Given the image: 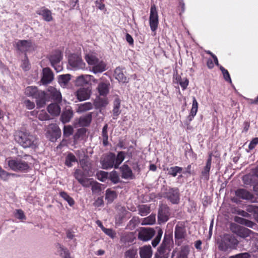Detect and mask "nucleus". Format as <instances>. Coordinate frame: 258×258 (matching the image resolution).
<instances>
[{"label":"nucleus","instance_id":"4d7b16f0","mask_svg":"<svg viewBox=\"0 0 258 258\" xmlns=\"http://www.w3.org/2000/svg\"><path fill=\"white\" fill-rule=\"evenodd\" d=\"M110 179L114 183L119 181V178L116 171H112L110 174Z\"/></svg>","mask_w":258,"mask_h":258},{"label":"nucleus","instance_id":"f704fd0d","mask_svg":"<svg viewBox=\"0 0 258 258\" xmlns=\"http://www.w3.org/2000/svg\"><path fill=\"white\" fill-rule=\"evenodd\" d=\"M156 221L155 215H151L148 217L143 218L141 221L142 225H153Z\"/></svg>","mask_w":258,"mask_h":258},{"label":"nucleus","instance_id":"c85d7f7f","mask_svg":"<svg viewBox=\"0 0 258 258\" xmlns=\"http://www.w3.org/2000/svg\"><path fill=\"white\" fill-rule=\"evenodd\" d=\"M198 109V103L195 97H193L192 107L190 110V114L188 116L187 119L190 121L196 115Z\"/></svg>","mask_w":258,"mask_h":258},{"label":"nucleus","instance_id":"f03ea898","mask_svg":"<svg viewBox=\"0 0 258 258\" xmlns=\"http://www.w3.org/2000/svg\"><path fill=\"white\" fill-rule=\"evenodd\" d=\"M238 243L237 240L233 236L228 234H224L219 243V248L221 250L226 251L237 245Z\"/></svg>","mask_w":258,"mask_h":258},{"label":"nucleus","instance_id":"473e14b6","mask_svg":"<svg viewBox=\"0 0 258 258\" xmlns=\"http://www.w3.org/2000/svg\"><path fill=\"white\" fill-rule=\"evenodd\" d=\"M125 152L123 151H120L118 153L117 156L115 155V168L117 169L118 168L119 165L122 162L125 158Z\"/></svg>","mask_w":258,"mask_h":258},{"label":"nucleus","instance_id":"423d86ee","mask_svg":"<svg viewBox=\"0 0 258 258\" xmlns=\"http://www.w3.org/2000/svg\"><path fill=\"white\" fill-rule=\"evenodd\" d=\"M115 154L109 153L101 161L102 168L104 169H108L113 167L115 168Z\"/></svg>","mask_w":258,"mask_h":258},{"label":"nucleus","instance_id":"2f4dec72","mask_svg":"<svg viewBox=\"0 0 258 258\" xmlns=\"http://www.w3.org/2000/svg\"><path fill=\"white\" fill-rule=\"evenodd\" d=\"M117 195L115 191L107 189L106 190L105 200H107L108 203H112L117 198Z\"/></svg>","mask_w":258,"mask_h":258},{"label":"nucleus","instance_id":"6e6552de","mask_svg":"<svg viewBox=\"0 0 258 258\" xmlns=\"http://www.w3.org/2000/svg\"><path fill=\"white\" fill-rule=\"evenodd\" d=\"M165 197L172 204H178L179 201V192L177 188H170L165 194Z\"/></svg>","mask_w":258,"mask_h":258},{"label":"nucleus","instance_id":"680f3d73","mask_svg":"<svg viewBox=\"0 0 258 258\" xmlns=\"http://www.w3.org/2000/svg\"><path fill=\"white\" fill-rule=\"evenodd\" d=\"M8 164L10 169L14 171L16 170V160L12 159L8 160Z\"/></svg>","mask_w":258,"mask_h":258},{"label":"nucleus","instance_id":"a19ab883","mask_svg":"<svg viewBox=\"0 0 258 258\" xmlns=\"http://www.w3.org/2000/svg\"><path fill=\"white\" fill-rule=\"evenodd\" d=\"M77 161V159L74 155L72 153H69L66 157L65 164L68 167L72 166V163Z\"/></svg>","mask_w":258,"mask_h":258},{"label":"nucleus","instance_id":"a18cd8bd","mask_svg":"<svg viewBox=\"0 0 258 258\" xmlns=\"http://www.w3.org/2000/svg\"><path fill=\"white\" fill-rule=\"evenodd\" d=\"M94 180L92 178L84 177L79 182L84 187H88L91 185Z\"/></svg>","mask_w":258,"mask_h":258},{"label":"nucleus","instance_id":"09e8293b","mask_svg":"<svg viewBox=\"0 0 258 258\" xmlns=\"http://www.w3.org/2000/svg\"><path fill=\"white\" fill-rule=\"evenodd\" d=\"M246 211L253 214L254 216H258V207L254 205H248L246 207Z\"/></svg>","mask_w":258,"mask_h":258},{"label":"nucleus","instance_id":"c9c22d12","mask_svg":"<svg viewBox=\"0 0 258 258\" xmlns=\"http://www.w3.org/2000/svg\"><path fill=\"white\" fill-rule=\"evenodd\" d=\"M58 245L59 246L58 252L61 258H74L71 256L70 252L67 248H63L59 244Z\"/></svg>","mask_w":258,"mask_h":258},{"label":"nucleus","instance_id":"4be33fe9","mask_svg":"<svg viewBox=\"0 0 258 258\" xmlns=\"http://www.w3.org/2000/svg\"><path fill=\"white\" fill-rule=\"evenodd\" d=\"M92 118V112L89 113L85 116L80 117L79 120V123L80 126H88L91 121Z\"/></svg>","mask_w":258,"mask_h":258},{"label":"nucleus","instance_id":"0eeeda50","mask_svg":"<svg viewBox=\"0 0 258 258\" xmlns=\"http://www.w3.org/2000/svg\"><path fill=\"white\" fill-rule=\"evenodd\" d=\"M231 228L233 232L243 238L249 236L251 232L249 229L235 224L232 225Z\"/></svg>","mask_w":258,"mask_h":258},{"label":"nucleus","instance_id":"7ed1b4c3","mask_svg":"<svg viewBox=\"0 0 258 258\" xmlns=\"http://www.w3.org/2000/svg\"><path fill=\"white\" fill-rule=\"evenodd\" d=\"M155 234V231L151 228L142 227L138 230V238L142 241H148Z\"/></svg>","mask_w":258,"mask_h":258},{"label":"nucleus","instance_id":"79ce46f5","mask_svg":"<svg viewBox=\"0 0 258 258\" xmlns=\"http://www.w3.org/2000/svg\"><path fill=\"white\" fill-rule=\"evenodd\" d=\"M139 214L142 216H145L150 213V208L147 205H143L139 206Z\"/></svg>","mask_w":258,"mask_h":258},{"label":"nucleus","instance_id":"e2e57ef3","mask_svg":"<svg viewBox=\"0 0 258 258\" xmlns=\"http://www.w3.org/2000/svg\"><path fill=\"white\" fill-rule=\"evenodd\" d=\"M103 231L107 235L109 236L111 238H113L115 235L114 232L111 229H107L105 228H103Z\"/></svg>","mask_w":258,"mask_h":258},{"label":"nucleus","instance_id":"2eb2a0df","mask_svg":"<svg viewBox=\"0 0 258 258\" xmlns=\"http://www.w3.org/2000/svg\"><path fill=\"white\" fill-rule=\"evenodd\" d=\"M91 78L90 75H82L77 77L76 80V85L78 86H83L88 84L90 82Z\"/></svg>","mask_w":258,"mask_h":258},{"label":"nucleus","instance_id":"ddd939ff","mask_svg":"<svg viewBox=\"0 0 258 258\" xmlns=\"http://www.w3.org/2000/svg\"><path fill=\"white\" fill-rule=\"evenodd\" d=\"M236 196L241 199L245 200L252 201L253 199V195L244 189H239L235 191Z\"/></svg>","mask_w":258,"mask_h":258},{"label":"nucleus","instance_id":"0e129e2a","mask_svg":"<svg viewBox=\"0 0 258 258\" xmlns=\"http://www.w3.org/2000/svg\"><path fill=\"white\" fill-rule=\"evenodd\" d=\"M103 203H104V202H103V198L99 197V198H98L96 200V201H95V202L93 204H94V206L99 207L100 206H102L103 205Z\"/></svg>","mask_w":258,"mask_h":258},{"label":"nucleus","instance_id":"69168bd1","mask_svg":"<svg viewBox=\"0 0 258 258\" xmlns=\"http://www.w3.org/2000/svg\"><path fill=\"white\" fill-rule=\"evenodd\" d=\"M229 258H249V255L248 253L245 252L231 256Z\"/></svg>","mask_w":258,"mask_h":258},{"label":"nucleus","instance_id":"774afa93","mask_svg":"<svg viewBox=\"0 0 258 258\" xmlns=\"http://www.w3.org/2000/svg\"><path fill=\"white\" fill-rule=\"evenodd\" d=\"M258 144V138H255L253 139L249 145V150H252L255 147V146Z\"/></svg>","mask_w":258,"mask_h":258},{"label":"nucleus","instance_id":"c03bdc74","mask_svg":"<svg viewBox=\"0 0 258 258\" xmlns=\"http://www.w3.org/2000/svg\"><path fill=\"white\" fill-rule=\"evenodd\" d=\"M162 234H163V231H162V229H159L158 230L157 235L156 236L155 238L154 239V240L152 242V244L153 246L156 247L158 244V243H159V242L161 240Z\"/></svg>","mask_w":258,"mask_h":258},{"label":"nucleus","instance_id":"e433bc0d","mask_svg":"<svg viewBox=\"0 0 258 258\" xmlns=\"http://www.w3.org/2000/svg\"><path fill=\"white\" fill-rule=\"evenodd\" d=\"M107 129H108V125L106 124L104 125L102 131V141L103 144L104 146H106L108 145V133H107Z\"/></svg>","mask_w":258,"mask_h":258},{"label":"nucleus","instance_id":"4c0bfd02","mask_svg":"<svg viewBox=\"0 0 258 258\" xmlns=\"http://www.w3.org/2000/svg\"><path fill=\"white\" fill-rule=\"evenodd\" d=\"M37 92V88L33 86L27 87L25 91V93L27 95L35 97H36Z\"/></svg>","mask_w":258,"mask_h":258},{"label":"nucleus","instance_id":"f257e3e1","mask_svg":"<svg viewBox=\"0 0 258 258\" xmlns=\"http://www.w3.org/2000/svg\"><path fill=\"white\" fill-rule=\"evenodd\" d=\"M18 136L17 142L23 148H35L37 147L38 142L35 136L23 132H20Z\"/></svg>","mask_w":258,"mask_h":258},{"label":"nucleus","instance_id":"39448f33","mask_svg":"<svg viewBox=\"0 0 258 258\" xmlns=\"http://www.w3.org/2000/svg\"><path fill=\"white\" fill-rule=\"evenodd\" d=\"M69 62L75 69H83L85 67V63L83 61L81 57L76 54H72L70 56Z\"/></svg>","mask_w":258,"mask_h":258},{"label":"nucleus","instance_id":"ea45409f","mask_svg":"<svg viewBox=\"0 0 258 258\" xmlns=\"http://www.w3.org/2000/svg\"><path fill=\"white\" fill-rule=\"evenodd\" d=\"M170 242V238L169 236L165 235L162 244L160 247V252L161 253H164L166 247Z\"/></svg>","mask_w":258,"mask_h":258},{"label":"nucleus","instance_id":"b1692460","mask_svg":"<svg viewBox=\"0 0 258 258\" xmlns=\"http://www.w3.org/2000/svg\"><path fill=\"white\" fill-rule=\"evenodd\" d=\"M73 110L70 108L66 109L61 114L60 119L63 123H65L69 122L73 117Z\"/></svg>","mask_w":258,"mask_h":258},{"label":"nucleus","instance_id":"de8ad7c7","mask_svg":"<svg viewBox=\"0 0 258 258\" xmlns=\"http://www.w3.org/2000/svg\"><path fill=\"white\" fill-rule=\"evenodd\" d=\"M29 168L28 164L25 161L17 162V170L24 171L27 170Z\"/></svg>","mask_w":258,"mask_h":258},{"label":"nucleus","instance_id":"37998d69","mask_svg":"<svg viewBox=\"0 0 258 258\" xmlns=\"http://www.w3.org/2000/svg\"><path fill=\"white\" fill-rule=\"evenodd\" d=\"M11 175L13 176H15V174L8 173L6 171L2 169V167L0 166V178L2 180L6 181L9 179V176Z\"/></svg>","mask_w":258,"mask_h":258},{"label":"nucleus","instance_id":"a878e982","mask_svg":"<svg viewBox=\"0 0 258 258\" xmlns=\"http://www.w3.org/2000/svg\"><path fill=\"white\" fill-rule=\"evenodd\" d=\"M114 76L115 78L120 82L126 83L128 82V79L123 74L122 69L120 67L115 69Z\"/></svg>","mask_w":258,"mask_h":258},{"label":"nucleus","instance_id":"f3484780","mask_svg":"<svg viewBox=\"0 0 258 258\" xmlns=\"http://www.w3.org/2000/svg\"><path fill=\"white\" fill-rule=\"evenodd\" d=\"M121 177L124 179L133 178V174L131 169L126 164L123 165L120 168Z\"/></svg>","mask_w":258,"mask_h":258},{"label":"nucleus","instance_id":"8fccbe9b","mask_svg":"<svg viewBox=\"0 0 258 258\" xmlns=\"http://www.w3.org/2000/svg\"><path fill=\"white\" fill-rule=\"evenodd\" d=\"M137 254V250L136 249H129L127 250L125 253L124 256L125 258H136Z\"/></svg>","mask_w":258,"mask_h":258},{"label":"nucleus","instance_id":"49530a36","mask_svg":"<svg viewBox=\"0 0 258 258\" xmlns=\"http://www.w3.org/2000/svg\"><path fill=\"white\" fill-rule=\"evenodd\" d=\"M40 96V98H38L36 100V104L38 107H42L45 104V98L44 96V94L43 92H41L40 94H39Z\"/></svg>","mask_w":258,"mask_h":258},{"label":"nucleus","instance_id":"a211bd4d","mask_svg":"<svg viewBox=\"0 0 258 258\" xmlns=\"http://www.w3.org/2000/svg\"><path fill=\"white\" fill-rule=\"evenodd\" d=\"M212 162V154L209 155L208 159L207 161L206 166L204 167L203 170L202 171V176L205 178L206 180L209 179V172L211 167Z\"/></svg>","mask_w":258,"mask_h":258},{"label":"nucleus","instance_id":"4468645a","mask_svg":"<svg viewBox=\"0 0 258 258\" xmlns=\"http://www.w3.org/2000/svg\"><path fill=\"white\" fill-rule=\"evenodd\" d=\"M175 238L176 239H182L186 235V230L185 227L181 223H178L176 225L175 229Z\"/></svg>","mask_w":258,"mask_h":258},{"label":"nucleus","instance_id":"bf43d9fd","mask_svg":"<svg viewBox=\"0 0 258 258\" xmlns=\"http://www.w3.org/2000/svg\"><path fill=\"white\" fill-rule=\"evenodd\" d=\"M188 253V248L187 247H184L182 249L178 258H187Z\"/></svg>","mask_w":258,"mask_h":258},{"label":"nucleus","instance_id":"c756f323","mask_svg":"<svg viewBox=\"0 0 258 258\" xmlns=\"http://www.w3.org/2000/svg\"><path fill=\"white\" fill-rule=\"evenodd\" d=\"M47 110L53 115H58L60 112V107L56 103H52L47 107Z\"/></svg>","mask_w":258,"mask_h":258},{"label":"nucleus","instance_id":"bb28decb","mask_svg":"<svg viewBox=\"0 0 258 258\" xmlns=\"http://www.w3.org/2000/svg\"><path fill=\"white\" fill-rule=\"evenodd\" d=\"M109 83L101 82L98 84L97 89L100 95L105 96L109 92Z\"/></svg>","mask_w":258,"mask_h":258},{"label":"nucleus","instance_id":"1a4fd4ad","mask_svg":"<svg viewBox=\"0 0 258 258\" xmlns=\"http://www.w3.org/2000/svg\"><path fill=\"white\" fill-rule=\"evenodd\" d=\"M62 58L61 53L59 51H56L52 53L50 56V61L51 65L54 67L57 72L61 71V67L57 65Z\"/></svg>","mask_w":258,"mask_h":258},{"label":"nucleus","instance_id":"58836bf2","mask_svg":"<svg viewBox=\"0 0 258 258\" xmlns=\"http://www.w3.org/2000/svg\"><path fill=\"white\" fill-rule=\"evenodd\" d=\"M60 196L68 203L70 206H72L74 205V200L67 192L64 191L60 192Z\"/></svg>","mask_w":258,"mask_h":258},{"label":"nucleus","instance_id":"3c124183","mask_svg":"<svg viewBox=\"0 0 258 258\" xmlns=\"http://www.w3.org/2000/svg\"><path fill=\"white\" fill-rule=\"evenodd\" d=\"M91 186H92V190L93 193H98L101 190V184L94 180Z\"/></svg>","mask_w":258,"mask_h":258},{"label":"nucleus","instance_id":"f8f14e48","mask_svg":"<svg viewBox=\"0 0 258 258\" xmlns=\"http://www.w3.org/2000/svg\"><path fill=\"white\" fill-rule=\"evenodd\" d=\"M53 80V74L48 68H44L42 70L41 82L43 84L50 83Z\"/></svg>","mask_w":258,"mask_h":258},{"label":"nucleus","instance_id":"dca6fc26","mask_svg":"<svg viewBox=\"0 0 258 258\" xmlns=\"http://www.w3.org/2000/svg\"><path fill=\"white\" fill-rule=\"evenodd\" d=\"M37 14L42 16L43 19L47 22H50L53 19L51 11L47 9L42 8L37 11Z\"/></svg>","mask_w":258,"mask_h":258},{"label":"nucleus","instance_id":"20e7f679","mask_svg":"<svg viewBox=\"0 0 258 258\" xmlns=\"http://www.w3.org/2000/svg\"><path fill=\"white\" fill-rule=\"evenodd\" d=\"M149 23L151 30L155 31L158 25V16L156 6L154 5L151 7Z\"/></svg>","mask_w":258,"mask_h":258},{"label":"nucleus","instance_id":"052dcab7","mask_svg":"<svg viewBox=\"0 0 258 258\" xmlns=\"http://www.w3.org/2000/svg\"><path fill=\"white\" fill-rule=\"evenodd\" d=\"M108 173L105 171H100L97 174L98 179L101 181H104L107 178Z\"/></svg>","mask_w":258,"mask_h":258},{"label":"nucleus","instance_id":"6ab92c4d","mask_svg":"<svg viewBox=\"0 0 258 258\" xmlns=\"http://www.w3.org/2000/svg\"><path fill=\"white\" fill-rule=\"evenodd\" d=\"M106 64L102 60H99L92 67V72L94 74L102 73L106 70Z\"/></svg>","mask_w":258,"mask_h":258},{"label":"nucleus","instance_id":"6e6d98bb","mask_svg":"<svg viewBox=\"0 0 258 258\" xmlns=\"http://www.w3.org/2000/svg\"><path fill=\"white\" fill-rule=\"evenodd\" d=\"M75 178L79 182L82 178L84 177V173L80 169L76 170L74 173Z\"/></svg>","mask_w":258,"mask_h":258},{"label":"nucleus","instance_id":"5fc2aeb1","mask_svg":"<svg viewBox=\"0 0 258 258\" xmlns=\"http://www.w3.org/2000/svg\"><path fill=\"white\" fill-rule=\"evenodd\" d=\"M220 69L221 71H222V73L223 74V77L225 79V80L229 82L230 83H231V80L229 75V74L228 72V71L226 69H225L223 67L220 66Z\"/></svg>","mask_w":258,"mask_h":258},{"label":"nucleus","instance_id":"412c9836","mask_svg":"<svg viewBox=\"0 0 258 258\" xmlns=\"http://www.w3.org/2000/svg\"><path fill=\"white\" fill-rule=\"evenodd\" d=\"M48 91L49 92L50 95L52 99L57 102H60L61 101V95L59 91L57 90L53 87L50 86L48 89Z\"/></svg>","mask_w":258,"mask_h":258},{"label":"nucleus","instance_id":"9b49d317","mask_svg":"<svg viewBox=\"0 0 258 258\" xmlns=\"http://www.w3.org/2000/svg\"><path fill=\"white\" fill-rule=\"evenodd\" d=\"M91 90L89 88H81L75 93V95L80 101L88 99L90 97Z\"/></svg>","mask_w":258,"mask_h":258},{"label":"nucleus","instance_id":"864d4df0","mask_svg":"<svg viewBox=\"0 0 258 258\" xmlns=\"http://www.w3.org/2000/svg\"><path fill=\"white\" fill-rule=\"evenodd\" d=\"M121 240L125 242H132L134 240L133 235L132 233L125 234L121 237Z\"/></svg>","mask_w":258,"mask_h":258},{"label":"nucleus","instance_id":"9d476101","mask_svg":"<svg viewBox=\"0 0 258 258\" xmlns=\"http://www.w3.org/2000/svg\"><path fill=\"white\" fill-rule=\"evenodd\" d=\"M169 211V208L166 206H163L160 208L158 215L159 223H165L168 220L170 215Z\"/></svg>","mask_w":258,"mask_h":258},{"label":"nucleus","instance_id":"7c9ffc66","mask_svg":"<svg viewBox=\"0 0 258 258\" xmlns=\"http://www.w3.org/2000/svg\"><path fill=\"white\" fill-rule=\"evenodd\" d=\"M85 59L89 65L94 66L97 63L99 59L97 58L94 53L89 52L86 54Z\"/></svg>","mask_w":258,"mask_h":258},{"label":"nucleus","instance_id":"338daca9","mask_svg":"<svg viewBox=\"0 0 258 258\" xmlns=\"http://www.w3.org/2000/svg\"><path fill=\"white\" fill-rule=\"evenodd\" d=\"M179 83L183 89H185L188 84V81L187 79L183 78V79H181Z\"/></svg>","mask_w":258,"mask_h":258},{"label":"nucleus","instance_id":"aec40b11","mask_svg":"<svg viewBox=\"0 0 258 258\" xmlns=\"http://www.w3.org/2000/svg\"><path fill=\"white\" fill-rule=\"evenodd\" d=\"M76 112L82 113L92 109L93 107L91 102H85L77 105Z\"/></svg>","mask_w":258,"mask_h":258},{"label":"nucleus","instance_id":"5701e85b","mask_svg":"<svg viewBox=\"0 0 258 258\" xmlns=\"http://www.w3.org/2000/svg\"><path fill=\"white\" fill-rule=\"evenodd\" d=\"M140 254L141 258H151L152 255L151 246L146 245L142 247L140 250Z\"/></svg>","mask_w":258,"mask_h":258},{"label":"nucleus","instance_id":"603ef678","mask_svg":"<svg viewBox=\"0 0 258 258\" xmlns=\"http://www.w3.org/2000/svg\"><path fill=\"white\" fill-rule=\"evenodd\" d=\"M48 129L53 131L55 135L60 136L61 133L60 130L56 124H50Z\"/></svg>","mask_w":258,"mask_h":258},{"label":"nucleus","instance_id":"cd10ccee","mask_svg":"<svg viewBox=\"0 0 258 258\" xmlns=\"http://www.w3.org/2000/svg\"><path fill=\"white\" fill-rule=\"evenodd\" d=\"M70 80L71 75L70 74L60 75L58 78V83L63 88L67 87Z\"/></svg>","mask_w":258,"mask_h":258},{"label":"nucleus","instance_id":"72a5a7b5","mask_svg":"<svg viewBox=\"0 0 258 258\" xmlns=\"http://www.w3.org/2000/svg\"><path fill=\"white\" fill-rule=\"evenodd\" d=\"M182 168L179 166H172L167 169V171L169 175L175 177L178 173L181 172Z\"/></svg>","mask_w":258,"mask_h":258},{"label":"nucleus","instance_id":"393cba45","mask_svg":"<svg viewBox=\"0 0 258 258\" xmlns=\"http://www.w3.org/2000/svg\"><path fill=\"white\" fill-rule=\"evenodd\" d=\"M32 47L31 42L27 40H20L17 42V48L21 51H29Z\"/></svg>","mask_w":258,"mask_h":258},{"label":"nucleus","instance_id":"13d9d810","mask_svg":"<svg viewBox=\"0 0 258 258\" xmlns=\"http://www.w3.org/2000/svg\"><path fill=\"white\" fill-rule=\"evenodd\" d=\"M73 129L72 126H64L63 127V135L66 137H69L73 134Z\"/></svg>","mask_w":258,"mask_h":258}]
</instances>
